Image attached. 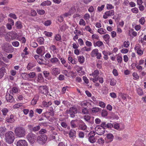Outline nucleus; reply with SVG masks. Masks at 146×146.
Segmentation results:
<instances>
[{
  "mask_svg": "<svg viewBox=\"0 0 146 146\" xmlns=\"http://www.w3.org/2000/svg\"><path fill=\"white\" fill-rule=\"evenodd\" d=\"M110 38V36L108 34H106L103 36V38L106 41H108Z\"/></svg>",
  "mask_w": 146,
  "mask_h": 146,
  "instance_id": "obj_55",
  "label": "nucleus"
},
{
  "mask_svg": "<svg viewBox=\"0 0 146 146\" xmlns=\"http://www.w3.org/2000/svg\"><path fill=\"white\" fill-rule=\"evenodd\" d=\"M52 73L53 75L56 76L60 73V69L58 68H54L52 70Z\"/></svg>",
  "mask_w": 146,
  "mask_h": 146,
  "instance_id": "obj_16",
  "label": "nucleus"
},
{
  "mask_svg": "<svg viewBox=\"0 0 146 146\" xmlns=\"http://www.w3.org/2000/svg\"><path fill=\"white\" fill-rule=\"evenodd\" d=\"M106 30L102 28L99 29L98 30V32L100 34H103L106 33Z\"/></svg>",
  "mask_w": 146,
  "mask_h": 146,
  "instance_id": "obj_37",
  "label": "nucleus"
},
{
  "mask_svg": "<svg viewBox=\"0 0 146 146\" xmlns=\"http://www.w3.org/2000/svg\"><path fill=\"white\" fill-rule=\"evenodd\" d=\"M5 71V69L4 67H2L0 69V77L1 78L4 75V72Z\"/></svg>",
  "mask_w": 146,
  "mask_h": 146,
  "instance_id": "obj_33",
  "label": "nucleus"
},
{
  "mask_svg": "<svg viewBox=\"0 0 146 146\" xmlns=\"http://www.w3.org/2000/svg\"><path fill=\"white\" fill-rule=\"evenodd\" d=\"M38 89L40 92L43 94H46L48 92V88L46 86H39Z\"/></svg>",
  "mask_w": 146,
  "mask_h": 146,
  "instance_id": "obj_8",
  "label": "nucleus"
},
{
  "mask_svg": "<svg viewBox=\"0 0 146 146\" xmlns=\"http://www.w3.org/2000/svg\"><path fill=\"white\" fill-rule=\"evenodd\" d=\"M36 66V64L34 62H29L27 66V68L28 70H30Z\"/></svg>",
  "mask_w": 146,
  "mask_h": 146,
  "instance_id": "obj_22",
  "label": "nucleus"
},
{
  "mask_svg": "<svg viewBox=\"0 0 146 146\" xmlns=\"http://www.w3.org/2000/svg\"><path fill=\"white\" fill-rule=\"evenodd\" d=\"M91 117H90L88 115H85L84 116V119L86 121L89 122L90 120Z\"/></svg>",
  "mask_w": 146,
  "mask_h": 146,
  "instance_id": "obj_49",
  "label": "nucleus"
},
{
  "mask_svg": "<svg viewBox=\"0 0 146 146\" xmlns=\"http://www.w3.org/2000/svg\"><path fill=\"white\" fill-rule=\"evenodd\" d=\"M24 74H25V76L27 77V78H25V79H27L28 77L30 78H34L36 75L35 73L34 72H31L29 74L24 73Z\"/></svg>",
  "mask_w": 146,
  "mask_h": 146,
  "instance_id": "obj_15",
  "label": "nucleus"
},
{
  "mask_svg": "<svg viewBox=\"0 0 146 146\" xmlns=\"http://www.w3.org/2000/svg\"><path fill=\"white\" fill-rule=\"evenodd\" d=\"M7 33L5 27L3 26L0 27V36L3 37L6 35H7Z\"/></svg>",
  "mask_w": 146,
  "mask_h": 146,
  "instance_id": "obj_14",
  "label": "nucleus"
},
{
  "mask_svg": "<svg viewBox=\"0 0 146 146\" xmlns=\"http://www.w3.org/2000/svg\"><path fill=\"white\" fill-rule=\"evenodd\" d=\"M67 113L69 114L70 116L72 118H74L75 114L77 112V108L74 106L71 107L68 110H67Z\"/></svg>",
  "mask_w": 146,
  "mask_h": 146,
  "instance_id": "obj_5",
  "label": "nucleus"
},
{
  "mask_svg": "<svg viewBox=\"0 0 146 146\" xmlns=\"http://www.w3.org/2000/svg\"><path fill=\"white\" fill-rule=\"evenodd\" d=\"M38 97H35L31 102V104L33 105H35L36 104L38 100Z\"/></svg>",
  "mask_w": 146,
  "mask_h": 146,
  "instance_id": "obj_36",
  "label": "nucleus"
},
{
  "mask_svg": "<svg viewBox=\"0 0 146 146\" xmlns=\"http://www.w3.org/2000/svg\"><path fill=\"white\" fill-rule=\"evenodd\" d=\"M137 32L134 31L133 29H131L129 31V34L130 36L132 35L133 36H135L137 35Z\"/></svg>",
  "mask_w": 146,
  "mask_h": 146,
  "instance_id": "obj_32",
  "label": "nucleus"
},
{
  "mask_svg": "<svg viewBox=\"0 0 146 146\" xmlns=\"http://www.w3.org/2000/svg\"><path fill=\"white\" fill-rule=\"evenodd\" d=\"M82 113L84 114H86L88 113V111L87 108H84L82 110Z\"/></svg>",
  "mask_w": 146,
  "mask_h": 146,
  "instance_id": "obj_57",
  "label": "nucleus"
},
{
  "mask_svg": "<svg viewBox=\"0 0 146 146\" xmlns=\"http://www.w3.org/2000/svg\"><path fill=\"white\" fill-rule=\"evenodd\" d=\"M47 132V131L43 129H42L39 132V134H43L44 133H46Z\"/></svg>",
  "mask_w": 146,
  "mask_h": 146,
  "instance_id": "obj_48",
  "label": "nucleus"
},
{
  "mask_svg": "<svg viewBox=\"0 0 146 146\" xmlns=\"http://www.w3.org/2000/svg\"><path fill=\"white\" fill-rule=\"evenodd\" d=\"M102 91L103 94H106L108 93V89L106 86H104Z\"/></svg>",
  "mask_w": 146,
  "mask_h": 146,
  "instance_id": "obj_38",
  "label": "nucleus"
},
{
  "mask_svg": "<svg viewBox=\"0 0 146 146\" xmlns=\"http://www.w3.org/2000/svg\"><path fill=\"white\" fill-rule=\"evenodd\" d=\"M37 41L40 43V44H42L44 43V39L42 37H40L38 38Z\"/></svg>",
  "mask_w": 146,
  "mask_h": 146,
  "instance_id": "obj_42",
  "label": "nucleus"
},
{
  "mask_svg": "<svg viewBox=\"0 0 146 146\" xmlns=\"http://www.w3.org/2000/svg\"><path fill=\"white\" fill-rule=\"evenodd\" d=\"M116 81L114 79L111 80L110 81V85L111 86H115L116 84Z\"/></svg>",
  "mask_w": 146,
  "mask_h": 146,
  "instance_id": "obj_47",
  "label": "nucleus"
},
{
  "mask_svg": "<svg viewBox=\"0 0 146 146\" xmlns=\"http://www.w3.org/2000/svg\"><path fill=\"white\" fill-rule=\"evenodd\" d=\"M108 112L106 110H103L101 112V115L102 116L104 117L107 116Z\"/></svg>",
  "mask_w": 146,
  "mask_h": 146,
  "instance_id": "obj_41",
  "label": "nucleus"
},
{
  "mask_svg": "<svg viewBox=\"0 0 146 146\" xmlns=\"http://www.w3.org/2000/svg\"><path fill=\"white\" fill-rule=\"evenodd\" d=\"M79 24L80 25L85 26L86 25V23L83 19H81L79 22Z\"/></svg>",
  "mask_w": 146,
  "mask_h": 146,
  "instance_id": "obj_64",
  "label": "nucleus"
},
{
  "mask_svg": "<svg viewBox=\"0 0 146 146\" xmlns=\"http://www.w3.org/2000/svg\"><path fill=\"white\" fill-rule=\"evenodd\" d=\"M145 21V18L144 17H141L139 20V23L142 25H143Z\"/></svg>",
  "mask_w": 146,
  "mask_h": 146,
  "instance_id": "obj_46",
  "label": "nucleus"
},
{
  "mask_svg": "<svg viewBox=\"0 0 146 146\" xmlns=\"http://www.w3.org/2000/svg\"><path fill=\"white\" fill-rule=\"evenodd\" d=\"M131 11L133 13H137L139 11L138 9L136 7H134L132 9Z\"/></svg>",
  "mask_w": 146,
  "mask_h": 146,
  "instance_id": "obj_58",
  "label": "nucleus"
},
{
  "mask_svg": "<svg viewBox=\"0 0 146 146\" xmlns=\"http://www.w3.org/2000/svg\"><path fill=\"white\" fill-rule=\"evenodd\" d=\"M78 61L80 63H82L84 61V58L83 56H79L78 57Z\"/></svg>",
  "mask_w": 146,
  "mask_h": 146,
  "instance_id": "obj_45",
  "label": "nucleus"
},
{
  "mask_svg": "<svg viewBox=\"0 0 146 146\" xmlns=\"http://www.w3.org/2000/svg\"><path fill=\"white\" fill-rule=\"evenodd\" d=\"M14 116L13 115H11L9 117L6 118V121L8 122L13 123V122L15 120L14 119Z\"/></svg>",
  "mask_w": 146,
  "mask_h": 146,
  "instance_id": "obj_23",
  "label": "nucleus"
},
{
  "mask_svg": "<svg viewBox=\"0 0 146 146\" xmlns=\"http://www.w3.org/2000/svg\"><path fill=\"white\" fill-rule=\"evenodd\" d=\"M52 104V103L50 101L46 102V101H43L42 102V105L43 106L46 108H48Z\"/></svg>",
  "mask_w": 146,
  "mask_h": 146,
  "instance_id": "obj_17",
  "label": "nucleus"
},
{
  "mask_svg": "<svg viewBox=\"0 0 146 146\" xmlns=\"http://www.w3.org/2000/svg\"><path fill=\"white\" fill-rule=\"evenodd\" d=\"M37 12L38 14L40 15H42L45 13V11L43 9L37 10Z\"/></svg>",
  "mask_w": 146,
  "mask_h": 146,
  "instance_id": "obj_53",
  "label": "nucleus"
},
{
  "mask_svg": "<svg viewBox=\"0 0 146 146\" xmlns=\"http://www.w3.org/2000/svg\"><path fill=\"white\" fill-rule=\"evenodd\" d=\"M44 33L45 35L48 37H50L52 35V33L47 32L46 31H44Z\"/></svg>",
  "mask_w": 146,
  "mask_h": 146,
  "instance_id": "obj_61",
  "label": "nucleus"
},
{
  "mask_svg": "<svg viewBox=\"0 0 146 146\" xmlns=\"http://www.w3.org/2000/svg\"><path fill=\"white\" fill-rule=\"evenodd\" d=\"M99 74V72L97 70H96L92 73V74L94 77H95L98 75Z\"/></svg>",
  "mask_w": 146,
  "mask_h": 146,
  "instance_id": "obj_54",
  "label": "nucleus"
},
{
  "mask_svg": "<svg viewBox=\"0 0 146 146\" xmlns=\"http://www.w3.org/2000/svg\"><path fill=\"white\" fill-rule=\"evenodd\" d=\"M103 45V43L101 41H97L96 43H94V45L95 46H97L98 47H101Z\"/></svg>",
  "mask_w": 146,
  "mask_h": 146,
  "instance_id": "obj_34",
  "label": "nucleus"
},
{
  "mask_svg": "<svg viewBox=\"0 0 146 146\" xmlns=\"http://www.w3.org/2000/svg\"><path fill=\"white\" fill-rule=\"evenodd\" d=\"M18 91V89L16 87H13L12 90H11L10 91V94H13V93H16Z\"/></svg>",
  "mask_w": 146,
  "mask_h": 146,
  "instance_id": "obj_40",
  "label": "nucleus"
},
{
  "mask_svg": "<svg viewBox=\"0 0 146 146\" xmlns=\"http://www.w3.org/2000/svg\"><path fill=\"white\" fill-rule=\"evenodd\" d=\"M76 11L75 8L74 7L71 8L69 10V12L70 15L74 13Z\"/></svg>",
  "mask_w": 146,
  "mask_h": 146,
  "instance_id": "obj_59",
  "label": "nucleus"
},
{
  "mask_svg": "<svg viewBox=\"0 0 146 146\" xmlns=\"http://www.w3.org/2000/svg\"><path fill=\"white\" fill-rule=\"evenodd\" d=\"M9 16L10 17L12 18L15 19H16L17 18L16 15L14 14L11 13L9 15Z\"/></svg>",
  "mask_w": 146,
  "mask_h": 146,
  "instance_id": "obj_63",
  "label": "nucleus"
},
{
  "mask_svg": "<svg viewBox=\"0 0 146 146\" xmlns=\"http://www.w3.org/2000/svg\"><path fill=\"white\" fill-rule=\"evenodd\" d=\"M84 18L85 20H89L90 18V16L89 14L86 13L84 15Z\"/></svg>",
  "mask_w": 146,
  "mask_h": 146,
  "instance_id": "obj_56",
  "label": "nucleus"
},
{
  "mask_svg": "<svg viewBox=\"0 0 146 146\" xmlns=\"http://www.w3.org/2000/svg\"><path fill=\"white\" fill-rule=\"evenodd\" d=\"M85 29L87 31L89 32L92 34H93V31L90 27L88 26H87L85 27Z\"/></svg>",
  "mask_w": 146,
  "mask_h": 146,
  "instance_id": "obj_39",
  "label": "nucleus"
},
{
  "mask_svg": "<svg viewBox=\"0 0 146 146\" xmlns=\"http://www.w3.org/2000/svg\"><path fill=\"white\" fill-rule=\"evenodd\" d=\"M27 138L29 143L33 144L35 142L36 137L35 134L31 132L27 134Z\"/></svg>",
  "mask_w": 146,
  "mask_h": 146,
  "instance_id": "obj_6",
  "label": "nucleus"
},
{
  "mask_svg": "<svg viewBox=\"0 0 146 146\" xmlns=\"http://www.w3.org/2000/svg\"><path fill=\"white\" fill-rule=\"evenodd\" d=\"M1 47L2 50L6 52L11 53L13 50L12 46L7 43L3 44Z\"/></svg>",
  "mask_w": 146,
  "mask_h": 146,
  "instance_id": "obj_3",
  "label": "nucleus"
},
{
  "mask_svg": "<svg viewBox=\"0 0 146 146\" xmlns=\"http://www.w3.org/2000/svg\"><path fill=\"white\" fill-rule=\"evenodd\" d=\"M17 146H28L27 143L24 140H20L17 141Z\"/></svg>",
  "mask_w": 146,
  "mask_h": 146,
  "instance_id": "obj_12",
  "label": "nucleus"
},
{
  "mask_svg": "<svg viewBox=\"0 0 146 146\" xmlns=\"http://www.w3.org/2000/svg\"><path fill=\"white\" fill-rule=\"evenodd\" d=\"M55 39L56 41H59L61 39V36L59 35H57L55 37Z\"/></svg>",
  "mask_w": 146,
  "mask_h": 146,
  "instance_id": "obj_60",
  "label": "nucleus"
},
{
  "mask_svg": "<svg viewBox=\"0 0 146 146\" xmlns=\"http://www.w3.org/2000/svg\"><path fill=\"white\" fill-rule=\"evenodd\" d=\"M6 99L8 102H11L14 100L13 97L9 93L7 94L6 96Z\"/></svg>",
  "mask_w": 146,
  "mask_h": 146,
  "instance_id": "obj_18",
  "label": "nucleus"
},
{
  "mask_svg": "<svg viewBox=\"0 0 146 146\" xmlns=\"http://www.w3.org/2000/svg\"><path fill=\"white\" fill-rule=\"evenodd\" d=\"M7 35L11 36L12 39H14L17 37V33L15 32H11L8 33L7 34Z\"/></svg>",
  "mask_w": 146,
  "mask_h": 146,
  "instance_id": "obj_19",
  "label": "nucleus"
},
{
  "mask_svg": "<svg viewBox=\"0 0 146 146\" xmlns=\"http://www.w3.org/2000/svg\"><path fill=\"white\" fill-rule=\"evenodd\" d=\"M98 50L97 49L93 50L91 52V55L92 57H94L98 52Z\"/></svg>",
  "mask_w": 146,
  "mask_h": 146,
  "instance_id": "obj_31",
  "label": "nucleus"
},
{
  "mask_svg": "<svg viewBox=\"0 0 146 146\" xmlns=\"http://www.w3.org/2000/svg\"><path fill=\"white\" fill-rule=\"evenodd\" d=\"M1 111L3 113V115H6L8 111V110L6 108H4L2 109Z\"/></svg>",
  "mask_w": 146,
  "mask_h": 146,
  "instance_id": "obj_44",
  "label": "nucleus"
},
{
  "mask_svg": "<svg viewBox=\"0 0 146 146\" xmlns=\"http://www.w3.org/2000/svg\"><path fill=\"white\" fill-rule=\"evenodd\" d=\"M51 21L48 20L46 21L44 23V24L45 26H47L50 25L51 24Z\"/></svg>",
  "mask_w": 146,
  "mask_h": 146,
  "instance_id": "obj_51",
  "label": "nucleus"
},
{
  "mask_svg": "<svg viewBox=\"0 0 146 146\" xmlns=\"http://www.w3.org/2000/svg\"><path fill=\"white\" fill-rule=\"evenodd\" d=\"M40 128V127L39 125H38L34 127H32V130L34 132L38 131Z\"/></svg>",
  "mask_w": 146,
  "mask_h": 146,
  "instance_id": "obj_43",
  "label": "nucleus"
},
{
  "mask_svg": "<svg viewBox=\"0 0 146 146\" xmlns=\"http://www.w3.org/2000/svg\"><path fill=\"white\" fill-rule=\"evenodd\" d=\"M135 49L137 54L141 56L143 54V51L141 50L140 46L139 44H137L136 45Z\"/></svg>",
  "mask_w": 146,
  "mask_h": 146,
  "instance_id": "obj_10",
  "label": "nucleus"
},
{
  "mask_svg": "<svg viewBox=\"0 0 146 146\" xmlns=\"http://www.w3.org/2000/svg\"><path fill=\"white\" fill-rule=\"evenodd\" d=\"M107 137L109 140V141L111 142L113 139V136L112 134L108 133L107 134Z\"/></svg>",
  "mask_w": 146,
  "mask_h": 146,
  "instance_id": "obj_28",
  "label": "nucleus"
},
{
  "mask_svg": "<svg viewBox=\"0 0 146 146\" xmlns=\"http://www.w3.org/2000/svg\"><path fill=\"white\" fill-rule=\"evenodd\" d=\"M50 62L53 64H55L58 62H59L60 61L57 58L54 57L51 59Z\"/></svg>",
  "mask_w": 146,
  "mask_h": 146,
  "instance_id": "obj_35",
  "label": "nucleus"
},
{
  "mask_svg": "<svg viewBox=\"0 0 146 146\" xmlns=\"http://www.w3.org/2000/svg\"><path fill=\"white\" fill-rule=\"evenodd\" d=\"M95 130L96 133L99 135H101L103 134L105 131L104 128L99 126L96 127L95 128Z\"/></svg>",
  "mask_w": 146,
  "mask_h": 146,
  "instance_id": "obj_7",
  "label": "nucleus"
},
{
  "mask_svg": "<svg viewBox=\"0 0 146 146\" xmlns=\"http://www.w3.org/2000/svg\"><path fill=\"white\" fill-rule=\"evenodd\" d=\"M47 139V136L46 135H40L37 137V142L41 145H43L46 142Z\"/></svg>",
  "mask_w": 146,
  "mask_h": 146,
  "instance_id": "obj_4",
  "label": "nucleus"
},
{
  "mask_svg": "<svg viewBox=\"0 0 146 146\" xmlns=\"http://www.w3.org/2000/svg\"><path fill=\"white\" fill-rule=\"evenodd\" d=\"M76 131L73 129H71L69 133V137L71 139L73 140L76 137Z\"/></svg>",
  "mask_w": 146,
  "mask_h": 146,
  "instance_id": "obj_13",
  "label": "nucleus"
},
{
  "mask_svg": "<svg viewBox=\"0 0 146 146\" xmlns=\"http://www.w3.org/2000/svg\"><path fill=\"white\" fill-rule=\"evenodd\" d=\"M114 14V11L113 10H111L106 12L103 15V18L104 19L108 18V16L113 15Z\"/></svg>",
  "mask_w": 146,
  "mask_h": 146,
  "instance_id": "obj_11",
  "label": "nucleus"
},
{
  "mask_svg": "<svg viewBox=\"0 0 146 146\" xmlns=\"http://www.w3.org/2000/svg\"><path fill=\"white\" fill-rule=\"evenodd\" d=\"M15 26L18 29H21L23 27L22 23L19 21H18L16 22Z\"/></svg>",
  "mask_w": 146,
  "mask_h": 146,
  "instance_id": "obj_20",
  "label": "nucleus"
},
{
  "mask_svg": "<svg viewBox=\"0 0 146 146\" xmlns=\"http://www.w3.org/2000/svg\"><path fill=\"white\" fill-rule=\"evenodd\" d=\"M6 129L5 127H1L0 128V136H3L4 134L6 131Z\"/></svg>",
  "mask_w": 146,
  "mask_h": 146,
  "instance_id": "obj_27",
  "label": "nucleus"
},
{
  "mask_svg": "<svg viewBox=\"0 0 146 146\" xmlns=\"http://www.w3.org/2000/svg\"><path fill=\"white\" fill-rule=\"evenodd\" d=\"M102 109L99 108H93L92 109V111L93 113H97L101 110Z\"/></svg>",
  "mask_w": 146,
  "mask_h": 146,
  "instance_id": "obj_30",
  "label": "nucleus"
},
{
  "mask_svg": "<svg viewBox=\"0 0 146 146\" xmlns=\"http://www.w3.org/2000/svg\"><path fill=\"white\" fill-rule=\"evenodd\" d=\"M5 136L7 143L9 144L13 143L15 139L14 135L13 132L11 131H8L5 133Z\"/></svg>",
  "mask_w": 146,
  "mask_h": 146,
  "instance_id": "obj_2",
  "label": "nucleus"
},
{
  "mask_svg": "<svg viewBox=\"0 0 146 146\" xmlns=\"http://www.w3.org/2000/svg\"><path fill=\"white\" fill-rule=\"evenodd\" d=\"M92 38L93 39H96L97 40H99V36L96 34H93L92 36Z\"/></svg>",
  "mask_w": 146,
  "mask_h": 146,
  "instance_id": "obj_52",
  "label": "nucleus"
},
{
  "mask_svg": "<svg viewBox=\"0 0 146 146\" xmlns=\"http://www.w3.org/2000/svg\"><path fill=\"white\" fill-rule=\"evenodd\" d=\"M15 135L18 137H23L26 134L25 129L23 127L18 126L15 129Z\"/></svg>",
  "mask_w": 146,
  "mask_h": 146,
  "instance_id": "obj_1",
  "label": "nucleus"
},
{
  "mask_svg": "<svg viewBox=\"0 0 146 146\" xmlns=\"http://www.w3.org/2000/svg\"><path fill=\"white\" fill-rule=\"evenodd\" d=\"M95 134L94 132H90L89 133V141L91 143H95L96 141V139L94 137Z\"/></svg>",
  "mask_w": 146,
  "mask_h": 146,
  "instance_id": "obj_9",
  "label": "nucleus"
},
{
  "mask_svg": "<svg viewBox=\"0 0 146 146\" xmlns=\"http://www.w3.org/2000/svg\"><path fill=\"white\" fill-rule=\"evenodd\" d=\"M77 120H72L70 122V125L71 127L72 128H75L77 127L76 123L77 122Z\"/></svg>",
  "mask_w": 146,
  "mask_h": 146,
  "instance_id": "obj_25",
  "label": "nucleus"
},
{
  "mask_svg": "<svg viewBox=\"0 0 146 146\" xmlns=\"http://www.w3.org/2000/svg\"><path fill=\"white\" fill-rule=\"evenodd\" d=\"M137 93L140 96H142L143 95V92L142 89L140 88H137L136 89Z\"/></svg>",
  "mask_w": 146,
  "mask_h": 146,
  "instance_id": "obj_26",
  "label": "nucleus"
},
{
  "mask_svg": "<svg viewBox=\"0 0 146 146\" xmlns=\"http://www.w3.org/2000/svg\"><path fill=\"white\" fill-rule=\"evenodd\" d=\"M44 47V46H43L38 47L36 50V53L38 54H41L42 53V49Z\"/></svg>",
  "mask_w": 146,
  "mask_h": 146,
  "instance_id": "obj_29",
  "label": "nucleus"
},
{
  "mask_svg": "<svg viewBox=\"0 0 146 146\" xmlns=\"http://www.w3.org/2000/svg\"><path fill=\"white\" fill-rule=\"evenodd\" d=\"M51 4V2L50 1L47 0L42 2L40 4V6H49Z\"/></svg>",
  "mask_w": 146,
  "mask_h": 146,
  "instance_id": "obj_24",
  "label": "nucleus"
},
{
  "mask_svg": "<svg viewBox=\"0 0 146 146\" xmlns=\"http://www.w3.org/2000/svg\"><path fill=\"white\" fill-rule=\"evenodd\" d=\"M133 79L134 80H137L139 79V76L137 74L136 72H134L133 73Z\"/></svg>",
  "mask_w": 146,
  "mask_h": 146,
  "instance_id": "obj_50",
  "label": "nucleus"
},
{
  "mask_svg": "<svg viewBox=\"0 0 146 146\" xmlns=\"http://www.w3.org/2000/svg\"><path fill=\"white\" fill-rule=\"evenodd\" d=\"M13 45L15 47H18L19 45V43L18 41H16L13 42L12 43Z\"/></svg>",
  "mask_w": 146,
  "mask_h": 146,
  "instance_id": "obj_62",
  "label": "nucleus"
},
{
  "mask_svg": "<svg viewBox=\"0 0 146 146\" xmlns=\"http://www.w3.org/2000/svg\"><path fill=\"white\" fill-rule=\"evenodd\" d=\"M87 128V126L86 124L83 122V124L79 125L78 129L80 130H86Z\"/></svg>",
  "mask_w": 146,
  "mask_h": 146,
  "instance_id": "obj_21",
  "label": "nucleus"
}]
</instances>
